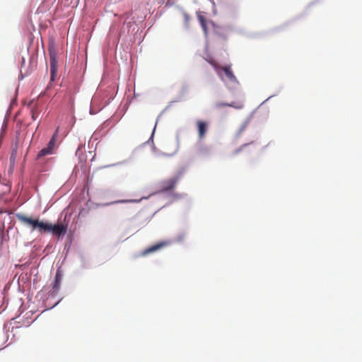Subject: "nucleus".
<instances>
[{"label": "nucleus", "mask_w": 362, "mask_h": 362, "mask_svg": "<svg viewBox=\"0 0 362 362\" xmlns=\"http://www.w3.org/2000/svg\"><path fill=\"white\" fill-rule=\"evenodd\" d=\"M211 64L214 66V67L217 71L222 70L225 73L226 78H228V80L230 82L238 83V80H237L235 76L234 75V74L231 69V66L230 65L220 66L216 65L212 62H211Z\"/></svg>", "instance_id": "39448f33"}, {"label": "nucleus", "mask_w": 362, "mask_h": 362, "mask_svg": "<svg viewBox=\"0 0 362 362\" xmlns=\"http://www.w3.org/2000/svg\"><path fill=\"white\" fill-rule=\"evenodd\" d=\"M197 129H198V135L200 139H202L207 132L208 129V123L204 121L198 120L197 122Z\"/></svg>", "instance_id": "0eeeda50"}, {"label": "nucleus", "mask_w": 362, "mask_h": 362, "mask_svg": "<svg viewBox=\"0 0 362 362\" xmlns=\"http://www.w3.org/2000/svg\"><path fill=\"white\" fill-rule=\"evenodd\" d=\"M67 226L64 224L52 225L51 223H45V228L43 233H52L53 235L61 236L66 233Z\"/></svg>", "instance_id": "7ed1b4c3"}, {"label": "nucleus", "mask_w": 362, "mask_h": 362, "mask_svg": "<svg viewBox=\"0 0 362 362\" xmlns=\"http://www.w3.org/2000/svg\"><path fill=\"white\" fill-rule=\"evenodd\" d=\"M136 202L135 200H120L115 202L114 203H124V202Z\"/></svg>", "instance_id": "2eb2a0df"}, {"label": "nucleus", "mask_w": 362, "mask_h": 362, "mask_svg": "<svg viewBox=\"0 0 362 362\" xmlns=\"http://www.w3.org/2000/svg\"><path fill=\"white\" fill-rule=\"evenodd\" d=\"M198 18L203 30H204L205 33H206V23L204 17L202 16H199Z\"/></svg>", "instance_id": "f8f14e48"}, {"label": "nucleus", "mask_w": 362, "mask_h": 362, "mask_svg": "<svg viewBox=\"0 0 362 362\" xmlns=\"http://www.w3.org/2000/svg\"><path fill=\"white\" fill-rule=\"evenodd\" d=\"M228 103H223V102H216L214 103V106L216 108H221L223 107H228Z\"/></svg>", "instance_id": "ddd939ff"}, {"label": "nucleus", "mask_w": 362, "mask_h": 362, "mask_svg": "<svg viewBox=\"0 0 362 362\" xmlns=\"http://www.w3.org/2000/svg\"><path fill=\"white\" fill-rule=\"evenodd\" d=\"M40 114V111L38 110V108L35 106L32 110H31V117L33 120H35L38 115Z\"/></svg>", "instance_id": "9d476101"}, {"label": "nucleus", "mask_w": 362, "mask_h": 362, "mask_svg": "<svg viewBox=\"0 0 362 362\" xmlns=\"http://www.w3.org/2000/svg\"><path fill=\"white\" fill-rule=\"evenodd\" d=\"M184 173L185 169L182 168L177 170L173 177L160 181L159 183L158 192L163 193L173 191L175 189L177 182L182 177Z\"/></svg>", "instance_id": "f257e3e1"}, {"label": "nucleus", "mask_w": 362, "mask_h": 362, "mask_svg": "<svg viewBox=\"0 0 362 362\" xmlns=\"http://www.w3.org/2000/svg\"><path fill=\"white\" fill-rule=\"evenodd\" d=\"M228 107H232L237 110H240L243 107V103H240V102H238V103L232 102L228 104Z\"/></svg>", "instance_id": "9b49d317"}, {"label": "nucleus", "mask_w": 362, "mask_h": 362, "mask_svg": "<svg viewBox=\"0 0 362 362\" xmlns=\"http://www.w3.org/2000/svg\"><path fill=\"white\" fill-rule=\"evenodd\" d=\"M59 132V127L57 129L54 134L49 141L47 146L43 148L37 154V158H40L41 157L45 156L47 155H50L53 153V148L55 144V137Z\"/></svg>", "instance_id": "20e7f679"}, {"label": "nucleus", "mask_w": 362, "mask_h": 362, "mask_svg": "<svg viewBox=\"0 0 362 362\" xmlns=\"http://www.w3.org/2000/svg\"><path fill=\"white\" fill-rule=\"evenodd\" d=\"M57 73V62L54 54L50 55V79L54 81Z\"/></svg>", "instance_id": "423d86ee"}, {"label": "nucleus", "mask_w": 362, "mask_h": 362, "mask_svg": "<svg viewBox=\"0 0 362 362\" xmlns=\"http://www.w3.org/2000/svg\"><path fill=\"white\" fill-rule=\"evenodd\" d=\"M249 144H245L243 146H241L239 148L236 149L235 151V153H238L240 151H242L245 147H246Z\"/></svg>", "instance_id": "4468645a"}, {"label": "nucleus", "mask_w": 362, "mask_h": 362, "mask_svg": "<svg viewBox=\"0 0 362 362\" xmlns=\"http://www.w3.org/2000/svg\"><path fill=\"white\" fill-rule=\"evenodd\" d=\"M183 16H184L185 22L187 23L189 21V15L187 13H183Z\"/></svg>", "instance_id": "dca6fc26"}, {"label": "nucleus", "mask_w": 362, "mask_h": 362, "mask_svg": "<svg viewBox=\"0 0 362 362\" xmlns=\"http://www.w3.org/2000/svg\"><path fill=\"white\" fill-rule=\"evenodd\" d=\"M168 245L167 242H160L154 245H152L142 252L143 255H147L150 253L154 252L163 248Z\"/></svg>", "instance_id": "6e6552de"}, {"label": "nucleus", "mask_w": 362, "mask_h": 362, "mask_svg": "<svg viewBox=\"0 0 362 362\" xmlns=\"http://www.w3.org/2000/svg\"><path fill=\"white\" fill-rule=\"evenodd\" d=\"M17 219L27 226L32 228L33 230H37L40 233L44 232L45 228V223L40 221L39 219H34L22 214H16Z\"/></svg>", "instance_id": "f03ea898"}, {"label": "nucleus", "mask_w": 362, "mask_h": 362, "mask_svg": "<svg viewBox=\"0 0 362 362\" xmlns=\"http://www.w3.org/2000/svg\"><path fill=\"white\" fill-rule=\"evenodd\" d=\"M62 279V274L59 271H57V273H56V275H55L54 282V284H53V290H54V291H58V289H59V288L60 286Z\"/></svg>", "instance_id": "1a4fd4ad"}]
</instances>
